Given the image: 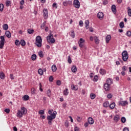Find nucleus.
<instances>
[{
  "label": "nucleus",
  "instance_id": "1",
  "mask_svg": "<svg viewBox=\"0 0 131 131\" xmlns=\"http://www.w3.org/2000/svg\"><path fill=\"white\" fill-rule=\"evenodd\" d=\"M49 115L47 116V120H48V124L50 125H52V121H53V119L56 118V116H57V112L54 111L53 113L52 114V110H50L48 111Z\"/></svg>",
  "mask_w": 131,
  "mask_h": 131
},
{
  "label": "nucleus",
  "instance_id": "21",
  "mask_svg": "<svg viewBox=\"0 0 131 131\" xmlns=\"http://www.w3.org/2000/svg\"><path fill=\"white\" fill-rule=\"evenodd\" d=\"M71 88L72 90H74V91H77L78 90L77 86L74 85V84H72Z\"/></svg>",
  "mask_w": 131,
  "mask_h": 131
},
{
  "label": "nucleus",
  "instance_id": "50",
  "mask_svg": "<svg viewBox=\"0 0 131 131\" xmlns=\"http://www.w3.org/2000/svg\"><path fill=\"white\" fill-rule=\"evenodd\" d=\"M10 78L12 80L15 79V77H14V75H13V74H10Z\"/></svg>",
  "mask_w": 131,
  "mask_h": 131
},
{
  "label": "nucleus",
  "instance_id": "58",
  "mask_svg": "<svg viewBox=\"0 0 131 131\" xmlns=\"http://www.w3.org/2000/svg\"><path fill=\"white\" fill-rule=\"evenodd\" d=\"M53 80H54V78H53V76H51L49 77V81H52Z\"/></svg>",
  "mask_w": 131,
  "mask_h": 131
},
{
  "label": "nucleus",
  "instance_id": "54",
  "mask_svg": "<svg viewBox=\"0 0 131 131\" xmlns=\"http://www.w3.org/2000/svg\"><path fill=\"white\" fill-rule=\"evenodd\" d=\"M126 35L127 36H131V32L130 31H128L126 33Z\"/></svg>",
  "mask_w": 131,
  "mask_h": 131
},
{
  "label": "nucleus",
  "instance_id": "28",
  "mask_svg": "<svg viewBox=\"0 0 131 131\" xmlns=\"http://www.w3.org/2000/svg\"><path fill=\"white\" fill-rule=\"evenodd\" d=\"M3 28L4 30H8V28H9V26H8V24H4L3 26Z\"/></svg>",
  "mask_w": 131,
  "mask_h": 131
},
{
  "label": "nucleus",
  "instance_id": "9",
  "mask_svg": "<svg viewBox=\"0 0 131 131\" xmlns=\"http://www.w3.org/2000/svg\"><path fill=\"white\" fill-rule=\"evenodd\" d=\"M78 44L80 48H83V47H84V39L81 38L78 41Z\"/></svg>",
  "mask_w": 131,
  "mask_h": 131
},
{
  "label": "nucleus",
  "instance_id": "35",
  "mask_svg": "<svg viewBox=\"0 0 131 131\" xmlns=\"http://www.w3.org/2000/svg\"><path fill=\"white\" fill-rule=\"evenodd\" d=\"M121 122H122V123H125V122H126V119L125 118V117H123L121 118Z\"/></svg>",
  "mask_w": 131,
  "mask_h": 131
},
{
  "label": "nucleus",
  "instance_id": "53",
  "mask_svg": "<svg viewBox=\"0 0 131 131\" xmlns=\"http://www.w3.org/2000/svg\"><path fill=\"white\" fill-rule=\"evenodd\" d=\"M72 62V60H71V57H70V56H68V63H69L70 64H71V63Z\"/></svg>",
  "mask_w": 131,
  "mask_h": 131
},
{
  "label": "nucleus",
  "instance_id": "55",
  "mask_svg": "<svg viewBox=\"0 0 131 131\" xmlns=\"http://www.w3.org/2000/svg\"><path fill=\"white\" fill-rule=\"evenodd\" d=\"M31 93H32V94H33V95H35V89L33 88L31 90Z\"/></svg>",
  "mask_w": 131,
  "mask_h": 131
},
{
  "label": "nucleus",
  "instance_id": "47",
  "mask_svg": "<svg viewBox=\"0 0 131 131\" xmlns=\"http://www.w3.org/2000/svg\"><path fill=\"white\" fill-rule=\"evenodd\" d=\"M98 76L97 75H95L94 77L93 81H98Z\"/></svg>",
  "mask_w": 131,
  "mask_h": 131
},
{
  "label": "nucleus",
  "instance_id": "7",
  "mask_svg": "<svg viewBox=\"0 0 131 131\" xmlns=\"http://www.w3.org/2000/svg\"><path fill=\"white\" fill-rule=\"evenodd\" d=\"M118 104L119 106H122L123 107H125V106H127V105H128V102L127 100L125 101H122L120 100L118 102Z\"/></svg>",
  "mask_w": 131,
  "mask_h": 131
},
{
  "label": "nucleus",
  "instance_id": "33",
  "mask_svg": "<svg viewBox=\"0 0 131 131\" xmlns=\"http://www.w3.org/2000/svg\"><path fill=\"white\" fill-rule=\"evenodd\" d=\"M90 98H91V99H92V100H94V99H95V98H96V94H95L94 93H91L90 94Z\"/></svg>",
  "mask_w": 131,
  "mask_h": 131
},
{
  "label": "nucleus",
  "instance_id": "31",
  "mask_svg": "<svg viewBox=\"0 0 131 131\" xmlns=\"http://www.w3.org/2000/svg\"><path fill=\"white\" fill-rule=\"evenodd\" d=\"M38 73L40 75H42L43 74V70H42L41 69H39L38 70Z\"/></svg>",
  "mask_w": 131,
  "mask_h": 131
},
{
  "label": "nucleus",
  "instance_id": "27",
  "mask_svg": "<svg viewBox=\"0 0 131 131\" xmlns=\"http://www.w3.org/2000/svg\"><path fill=\"white\" fill-rule=\"evenodd\" d=\"M20 44L22 47H24L26 45V42H25V40H21L20 41Z\"/></svg>",
  "mask_w": 131,
  "mask_h": 131
},
{
  "label": "nucleus",
  "instance_id": "43",
  "mask_svg": "<svg viewBox=\"0 0 131 131\" xmlns=\"http://www.w3.org/2000/svg\"><path fill=\"white\" fill-rule=\"evenodd\" d=\"M122 71H126V70H127V67H126V66L122 67Z\"/></svg>",
  "mask_w": 131,
  "mask_h": 131
},
{
  "label": "nucleus",
  "instance_id": "63",
  "mask_svg": "<svg viewBox=\"0 0 131 131\" xmlns=\"http://www.w3.org/2000/svg\"><path fill=\"white\" fill-rule=\"evenodd\" d=\"M123 131H129V130L127 127H125L123 128Z\"/></svg>",
  "mask_w": 131,
  "mask_h": 131
},
{
  "label": "nucleus",
  "instance_id": "18",
  "mask_svg": "<svg viewBox=\"0 0 131 131\" xmlns=\"http://www.w3.org/2000/svg\"><path fill=\"white\" fill-rule=\"evenodd\" d=\"M112 11L113 13H116V6L114 5L112 6Z\"/></svg>",
  "mask_w": 131,
  "mask_h": 131
},
{
  "label": "nucleus",
  "instance_id": "64",
  "mask_svg": "<svg viewBox=\"0 0 131 131\" xmlns=\"http://www.w3.org/2000/svg\"><path fill=\"white\" fill-rule=\"evenodd\" d=\"M117 2L119 4H121V3H122V0H117Z\"/></svg>",
  "mask_w": 131,
  "mask_h": 131
},
{
  "label": "nucleus",
  "instance_id": "8",
  "mask_svg": "<svg viewBox=\"0 0 131 131\" xmlns=\"http://www.w3.org/2000/svg\"><path fill=\"white\" fill-rule=\"evenodd\" d=\"M73 5L76 9H79L80 8V3L78 0H74L73 2Z\"/></svg>",
  "mask_w": 131,
  "mask_h": 131
},
{
  "label": "nucleus",
  "instance_id": "52",
  "mask_svg": "<svg viewBox=\"0 0 131 131\" xmlns=\"http://www.w3.org/2000/svg\"><path fill=\"white\" fill-rule=\"evenodd\" d=\"M112 97H113V95L112 94H111L110 93L107 94V98L108 99H111V98H112Z\"/></svg>",
  "mask_w": 131,
  "mask_h": 131
},
{
  "label": "nucleus",
  "instance_id": "40",
  "mask_svg": "<svg viewBox=\"0 0 131 131\" xmlns=\"http://www.w3.org/2000/svg\"><path fill=\"white\" fill-rule=\"evenodd\" d=\"M29 99V96L28 95H25L24 96V100H25V101H28Z\"/></svg>",
  "mask_w": 131,
  "mask_h": 131
},
{
  "label": "nucleus",
  "instance_id": "19",
  "mask_svg": "<svg viewBox=\"0 0 131 131\" xmlns=\"http://www.w3.org/2000/svg\"><path fill=\"white\" fill-rule=\"evenodd\" d=\"M5 34L7 37H8V38H10V37L12 36V35L11 34V33L9 31H6Z\"/></svg>",
  "mask_w": 131,
  "mask_h": 131
},
{
  "label": "nucleus",
  "instance_id": "14",
  "mask_svg": "<svg viewBox=\"0 0 131 131\" xmlns=\"http://www.w3.org/2000/svg\"><path fill=\"white\" fill-rule=\"evenodd\" d=\"M104 89L105 91H109L110 90V85L107 83L104 84Z\"/></svg>",
  "mask_w": 131,
  "mask_h": 131
},
{
  "label": "nucleus",
  "instance_id": "34",
  "mask_svg": "<svg viewBox=\"0 0 131 131\" xmlns=\"http://www.w3.org/2000/svg\"><path fill=\"white\" fill-rule=\"evenodd\" d=\"M100 74L104 75V74H106V71H105V70H103V69H100Z\"/></svg>",
  "mask_w": 131,
  "mask_h": 131
},
{
  "label": "nucleus",
  "instance_id": "24",
  "mask_svg": "<svg viewBox=\"0 0 131 131\" xmlns=\"http://www.w3.org/2000/svg\"><path fill=\"white\" fill-rule=\"evenodd\" d=\"M106 84H108V85H111L112 84V79H107L106 80Z\"/></svg>",
  "mask_w": 131,
  "mask_h": 131
},
{
  "label": "nucleus",
  "instance_id": "3",
  "mask_svg": "<svg viewBox=\"0 0 131 131\" xmlns=\"http://www.w3.org/2000/svg\"><path fill=\"white\" fill-rule=\"evenodd\" d=\"M47 39L48 42H49V45L54 44L56 42V40L54 38V36L53 34H49V35L47 37Z\"/></svg>",
  "mask_w": 131,
  "mask_h": 131
},
{
  "label": "nucleus",
  "instance_id": "12",
  "mask_svg": "<svg viewBox=\"0 0 131 131\" xmlns=\"http://www.w3.org/2000/svg\"><path fill=\"white\" fill-rule=\"evenodd\" d=\"M97 17L99 19L102 20V19L104 18V13H103L102 12H98L97 14Z\"/></svg>",
  "mask_w": 131,
  "mask_h": 131
},
{
  "label": "nucleus",
  "instance_id": "25",
  "mask_svg": "<svg viewBox=\"0 0 131 131\" xmlns=\"http://www.w3.org/2000/svg\"><path fill=\"white\" fill-rule=\"evenodd\" d=\"M69 94V92H68V89L67 88L63 91V95H64V96H68Z\"/></svg>",
  "mask_w": 131,
  "mask_h": 131
},
{
  "label": "nucleus",
  "instance_id": "29",
  "mask_svg": "<svg viewBox=\"0 0 131 131\" xmlns=\"http://www.w3.org/2000/svg\"><path fill=\"white\" fill-rule=\"evenodd\" d=\"M52 70L53 71V72H55L57 71V67L56 65H53L52 66Z\"/></svg>",
  "mask_w": 131,
  "mask_h": 131
},
{
  "label": "nucleus",
  "instance_id": "46",
  "mask_svg": "<svg viewBox=\"0 0 131 131\" xmlns=\"http://www.w3.org/2000/svg\"><path fill=\"white\" fill-rule=\"evenodd\" d=\"M15 43L16 46H20V41H19V40H16Z\"/></svg>",
  "mask_w": 131,
  "mask_h": 131
},
{
  "label": "nucleus",
  "instance_id": "38",
  "mask_svg": "<svg viewBox=\"0 0 131 131\" xmlns=\"http://www.w3.org/2000/svg\"><path fill=\"white\" fill-rule=\"evenodd\" d=\"M5 3H6V7H10V5H11V1H6Z\"/></svg>",
  "mask_w": 131,
  "mask_h": 131
},
{
  "label": "nucleus",
  "instance_id": "42",
  "mask_svg": "<svg viewBox=\"0 0 131 131\" xmlns=\"http://www.w3.org/2000/svg\"><path fill=\"white\" fill-rule=\"evenodd\" d=\"M0 11L1 12H3L4 11V4H0Z\"/></svg>",
  "mask_w": 131,
  "mask_h": 131
},
{
  "label": "nucleus",
  "instance_id": "6",
  "mask_svg": "<svg viewBox=\"0 0 131 131\" xmlns=\"http://www.w3.org/2000/svg\"><path fill=\"white\" fill-rule=\"evenodd\" d=\"M0 49H4V46H5V41H6L5 37L4 36H0Z\"/></svg>",
  "mask_w": 131,
  "mask_h": 131
},
{
  "label": "nucleus",
  "instance_id": "2",
  "mask_svg": "<svg viewBox=\"0 0 131 131\" xmlns=\"http://www.w3.org/2000/svg\"><path fill=\"white\" fill-rule=\"evenodd\" d=\"M27 113V109L25 107H21L20 110H18L17 113V117L19 118H21L23 116V115H26Z\"/></svg>",
  "mask_w": 131,
  "mask_h": 131
},
{
  "label": "nucleus",
  "instance_id": "15",
  "mask_svg": "<svg viewBox=\"0 0 131 131\" xmlns=\"http://www.w3.org/2000/svg\"><path fill=\"white\" fill-rule=\"evenodd\" d=\"M88 122L89 124H94V119L92 117L88 118Z\"/></svg>",
  "mask_w": 131,
  "mask_h": 131
},
{
  "label": "nucleus",
  "instance_id": "10",
  "mask_svg": "<svg viewBox=\"0 0 131 131\" xmlns=\"http://www.w3.org/2000/svg\"><path fill=\"white\" fill-rule=\"evenodd\" d=\"M43 16L45 19H47L49 16V12L48 9H45L43 10Z\"/></svg>",
  "mask_w": 131,
  "mask_h": 131
},
{
  "label": "nucleus",
  "instance_id": "17",
  "mask_svg": "<svg viewBox=\"0 0 131 131\" xmlns=\"http://www.w3.org/2000/svg\"><path fill=\"white\" fill-rule=\"evenodd\" d=\"M85 24L86 29H89V26L90 25V21H89V20H85Z\"/></svg>",
  "mask_w": 131,
  "mask_h": 131
},
{
  "label": "nucleus",
  "instance_id": "39",
  "mask_svg": "<svg viewBox=\"0 0 131 131\" xmlns=\"http://www.w3.org/2000/svg\"><path fill=\"white\" fill-rule=\"evenodd\" d=\"M71 36L74 38L75 37V34L74 33V31L72 30L71 33Z\"/></svg>",
  "mask_w": 131,
  "mask_h": 131
},
{
  "label": "nucleus",
  "instance_id": "48",
  "mask_svg": "<svg viewBox=\"0 0 131 131\" xmlns=\"http://www.w3.org/2000/svg\"><path fill=\"white\" fill-rule=\"evenodd\" d=\"M39 114L40 115H43V114H45V111L43 110H40L39 111Z\"/></svg>",
  "mask_w": 131,
  "mask_h": 131
},
{
  "label": "nucleus",
  "instance_id": "59",
  "mask_svg": "<svg viewBox=\"0 0 131 131\" xmlns=\"http://www.w3.org/2000/svg\"><path fill=\"white\" fill-rule=\"evenodd\" d=\"M77 120L78 122H80V121H81V118L79 117H78Z\"/></svg>",
  "mask_w": 131,
  "mask_h": 131
},
{
  "label": "nucleus",
  "instance_id": "61",
  "mask_svg": "<svg viewBox=\"0 0 131 131\" xmlns=\"http://www.w3.org/2000/svg\"><path fill=\"white\" fill-rule=\"evenodd\" d=\"M24 0H21L20 2V4L22 6L23 5H24Z\"/></svg>",
  "mask_w": 131,
  "mask_h": 131
},
{
  "label": "nucleus",
  "instance_id": "11",
  "mask_svg": "<svg viewBox=\"0 0 131 131\" xmlns=\"http://www.w3.org/2000/svg\"><path fill=\"white\" fill-rule=\"evenodd\" d=\"M71 6L72 5V1H66L63 2V5L64 7H67L68 6Z\"/></svg>",
  "mask_w": 131,
  "mask_h": 131
},
{
  "label": "nucleus",
  "instance_id": "23",
  "mask_svg": "<svg viewBox=\"0 0 131 131\" xmlns=\"http://www.w3.org/2000/svg\"><path fill=\"white\" fill-rule=\"evenodd\" d=\"M109 106L110 108L114 109V108H115V103H112L110 105H109Z\"/></svg>",
  "mask_w": 131,
  "mask_h": 131
},
{
  "label": "nucleus",
  "instance_id": "41",
  "mask_svg": "<svg viewBox=\"0 0 131 131\" xmlns=\"http://www.w3.org/2000/svg\"><path fill=\"white\" fill-rule=\"evenodd\" d=\"M33 30H31L30 29H28V33H29V34H32V33H33Z\"/></svg>",
  "mask_w": 131,
  "mask_h": 131
},
{
  "label": "nucleus",
  "instance_id": "4",
  "mask_svg": "<svg viewBox=\"0 0 131 131\" xmlns=\"http://www.w3.org/2000/svg\"><path fill=\"white\" fill-rule=\"evenodd\" d=\"M42 39H41V37L40 36H37L36 37V41L35 44L38 48H41L42 46Z\"/></svg>",
  "mask_w": 131,
  "mask_h": 131
},
{
  "label": "nucleus",
  "instance_id": "5",
  "mask_svg": "<svg viewBox=\"0 0 131 131\" xmlns=\"http://www.w3.org/2000/svg\"><path fill=\"white\" fill-rule=\"evenodd\" d=\"M122 58L124 62H126V61H127V59H128V54L127 53V51H124L122 52Z\"/></svg>",
  "mask_w": 131,
  "mask_h": 131
},
{
  "label": "nucleus",
  "instance_id": "56",
  "mask_svg": "<svg viewBox=\"0 0 131 131\" xmlns=\"http://www.w3.org/2000/svg\"><path fill=\"white\" fill-rule=\"evenodd\" d=\"M5 112H6V113H8V114L10 113V109L6 108L5 110Z\"/></svg>",
  "mask_w": 131,
  "mask_h": 131
},
{
  "label": "nucleus",
  "instance_id": "32",
  "mask_svg": "<svg viewBox=\"0 0 131 131\" xmlns=\"http://www.w3.org/2000/svg\"><path fill=\"white\" fill-rule=\"evenodd\" d=\"M103 107H105V108H107V107H109V102L106 101L103 103Z\"/></svg>",
  "mask_w": 131,
  "mask_h": 131
},
{
  "label": "nucleus",
  "instance_id": "49",
  "mask_svg": "<svg viewBox=\"0 0 131 131\" xmlns=\"http://www.w3.org/2000/svg\"><path fill=\"white\" fill-rule=\"evenodd\" d=\"M38 55H39V57H40V58H42V57H43V54H42V51L39 52Z\"/></svg>",
  "mask_w": 131,
  "mask_h": 131
},
{
  "label": "nucleus",
  "instance_id": "62",
  "mask_svg": "<svg viewBox=\"0 0 131 131\" xmlns=\"http://www.w3.org/2000/svg\"><path fill=\"white\" fill-rule=\"evenodd\" d=\"M74 130L75 131H79V128H78V127H75L74 128Z\"/></svg>",
  "mask_w": 131,
  "mask_h": 131
},
{
  "label": "nucleus",
  "instance_id": "13",
  "mask_svg": "<svg viewBox=\"0 0 131 131\" xmlns=\"http://www.w3.org/2000/svg\"><path fill=\"white\" fill-rule=\"evenodd\" d=\"M119 119H120V117L118 115H115L114 117V121H116V122H118Z\"/></svg>",
  "mask_w": 131,
  "mask_h": 131
},
{
  "label": "nucleus",
  "instance_id": "60",
  "mask_svg": "<svg viewBox=\"0 0 131 131\" xmlns=\"http://www.w3.org/2000/svg\"><path fill=\"white\" fill-rule=\"evenodd\" d=\"M53 7L55 8L56 9H57V3H54L53 4Z\"/></svg>",
  "mask_w": 131,
  "mask_h": 131
},
{
  "label": "nucleus",
  "instance_id": "26",
  "mask_svg": "<svg viewBox=\"0 0 131 131\" xmlns=\"http://www.w3.org/2000/svg\"><path fill=\"white\" fill-rule=\"evenodd\" d=\"M94 40H95V42L96 45H98L99 41V38L97 36L94 37Z\"/></svg>",
  "mask_w": 131,
  "mask_h": 131
},
{
  "label": "nucleus",
  "instance_id": "45",
  "mask_svg": "<svg viewBox=\"0 0 131 131\" xmlns=\"http://www.w3.org/2000/svg\"><path fill=\"white\" fill-rule=\"evenodd\" d=\"M36 59V55L33 54L32 55V60L33 61H34Z\"/></svg>",
  "mask_w": 131,
  "mask_h": 131
},
{
  "label": "nucleus",
  "instance_id": "37",
  "mask_svg": "<svg viewBox=\"0 0 131 131\" xmlns=\"http://www.w3.org/2000/svg\"><path fill=\"white\" fill-rule=\"evenodd\" d=\"M47 95L48 97H51V90L48 89V90L47 91Z\"/></svg>",
  "mask_w": 131,
  "mask_h": 131
},
{
  "label": "nucleus",
  "instance_id": "36",
  "mask_svg": "<svg viewBox=\"0 0 131 131\" xmlns=\"http://www.w3.org/2000/svg\"><path fill=\"white\" fill-rule=\"evenodd\" d=\"M119 26L120 28H123L124 27V23L123 21L120 23Z\"/></svg>",
  "mask_w": 131,
  "mask_h": 131
},
{
  "label": "nucleus",
  "instance_id": "30",
  "mask_svg": "<svg viewBox=\"0 0 131 131\" xmlns=\"http://www.w3.org/2000/svg\"><path fill=\"white\" fill-rule=\"evenodd\" d=\"M127 13L129 17H131V9L130 7H127Z\"/></svg>",
  "mask_w": 131,
  "mask_h": 131
},
{
  "label": "nucleus",
  "instance_id": "16",
  "mask_svg": "<svg viewBox=\"0 0 131 131\" xmlns=\"http://www.w3.org/2000/svg\"><path fill=\"white\" fill-rule=\"evenodd\" d=\"M111 39V35H108L105 38V40H106V43H108L109 42V41H110Z\"/></svg>",
  "mask_w": 131,
  "mask_h": 131
},
{
  "label": "nucleus",
  "instance_id": "51",
  "mask_svg": "<svg viewBox=\"0 0 131 131\" xmlns=\"http://www.w3.org/2000/svg\"><path fill=\"white\" fill-rule=\"evenodd\" d=\"M79 25L81 27H82L83 26V21L82 20H80L79 23Z\"/></svg>",
  "mask_w": 131,
  "mask_h": 131
},
{
  "label": "nucleus",
  "instance_id": "44",
  "mask_svg": "<svg viewBox=\"0 0 131 131\" xmlns=\"http://www.w3.org/2000/svg\"><path fill=\"white\" fill-rule=\"evenodd\" d=\"M46 27V22H44L41 25V29H43Z\"/></svg>",
  "mask_w": 131,
  "mask_h": 131
},
{
  "label": "nucleus",
  "instance_id": "57",
  "mask_svg": "<svg viewBox=\"0 0 131 131\" xmlns=\"http://www.w3.org/2000/svg\"><path fill=\"white\" fill-rule=\"evenodd\" d=\"M56 84L57 85H61V81L57 80L56 82Z\"/></svg>",
  "mask_w": 131,
  "mask_h": 131
},
{
  "label": "nucleus",
  "instance_id": "22",
  "mask_svg": "<svg viewBox=\"0 0 131 131\" xmlns=\"http://www.w3.org/2000/svg\"><path fill=\"white\" fill-rule=\"evenodd\" d=\"M0 78L1 79H5V74L3 72H0Z\"/></svg>",
  "mask_w": 131,
  "mask_h": 131
},
{
  "label": "nucleus",
  "instance_id": "20",
  "mask_svg": "<svg viewBox=\"0 0 131 131\" xmlns=\"http://www.w3.org/2000/svg\"><path fill=\"white\" fill-rule=\"evenodd\" d=\"M71 70H72V72H74V73L76 72V71H77V69L76 68V66H73L72 67Z\"/></svg>",
  "mask_w": 131,
  "mask_h": 131
}]
</instances>
